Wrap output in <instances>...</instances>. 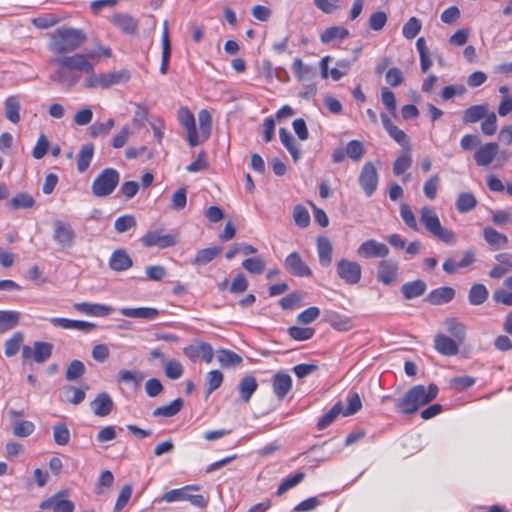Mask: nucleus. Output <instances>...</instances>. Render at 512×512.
Here are the masks:
<instances>
[{
  "label": "nucleus",
  "instance_id": "1a4fd4ad",
  "mask_svg": "<svg viewBox=\"0 0 512 512\" xmlns=\"http://www.w3.org/2000/svg\"><path fill=\"white\" fill-rule=\"evenodd\" d=\"M358 183L367 197H371L377 190L379 174L372 162H366L359 174Z\"/></svg>",
  "mask_w": 512,
  "mask_h": 512
},
{
  "label": "nucleus",
  "instance_id": "052dcab7",
  "mask_svg": "<svg viewBox=\"0 0 512 512\" xmlns=\"http://www.w3.org/2000/svg\"><path fill=\"white\" fill-rule=\"evenodd\" d=\"M243 268L251 274H261L266 268V262L260 257L247 258L242 262Z\"/></svg>",
  "mask_w": 512,
  "mask_h": 512
},
{
  "label": "nucleus",
  "instance_id": "7ed1b4c3",
  "mask_svg": "<svg viewBox=\"0 0 512 512\" xmlns=\"http://www.w3.org/2000/svg\"><path fill=\"white\" fill-rule=\"evenodd\" d=\"M131 78L130 71L126 68L112 70L105 73L96 74L92 68V73L83 81L86 88L102 89L109 88L114 85H121L127 83Z\"/></svg>",
  "mask_w": 512,
  "mask_h": 512
},
{
  "label": "nucleus",
  "instance_id": "a18cd8bd",
  "mask_svg": "<svg viewBox=\"0 0 512 512\" xmlns=\"http://www.w3.org/2000/svg\"><path fill=\"white\" fill-rule=\"evenodd\" d=\"M489 296V292L485 285L477 283L473 284L468 293V300L471 305L478 306L483 304Z\"/></svg>",
  "mask_w": 512,
  "mask_h": 512
},
{
  "label": "nucleus",
  "instance_id": "20e7f679",
  "mask_svg": "<svg viewBox=\"0 0 512 512\" xmlns=\"http://www.w3.org/2000/svg\"><path fill=\"white\" fill-rule=\"evenodd\" d=\"M420 222L431 235L442 242L450 245L456 243V237L453 231L441 225L439 217L431 207L424 206L421 208Z\"/></svg>",
  "mask_w": 512,
  "mask_h": 512
},
{
  "label": "nucleus",
  "instance_id": "a211bd4d",
  "mask_svg": "<svg viewBox=\"0 0 512 512\" xmlns=\"http://www.w3.org/2000/svg\"><path fill=\"white\" fill-rule=\"evenodd\" d=\"M73 307L79 313L94 317H104L114 312L112 306L100 303L80 302L75 303Z\"/></svg>",
  "mask_w": 512,
  "mask_h": 512
},
{
  "label": "nucleus",
  "instance_id": "9d476101",
  "mask_svg": "<svg viewBox=\"0 0 512 512\" xmlns=\"http://www.w3.org/2000/svg\"><path fill=\"white\" fill-rule=\"evenodd\" d=\"M75 231L71 224L62 220L53 222V240L62 249H69L75 242Z\"/></svg>",
  "mask_w": 512,
  "mask_h": 512
},
{
  "label": "nucleus",
  "instance_id": "79ce46f5",
  "mask_svg": "<svg viewBox=\"0 0 512 512\" xmlns=\"http://www.w3.org/2000/svg\"><path fill=\"white\" fill-rule=\"evenodd\" d=\"M217 360L222 367H236L242 364V358L237 353L228 349L217 351Z\"/></svg>",
  "mask_w": 512,
  "mask_h": 512
},
{
  "label": "nucleus",
  "instance_id": "0eeeda50",
  "mask_svg": "<svg viewBox=\"0 0 512 512\" xmlns=\"http://www.w3.org/2000/svg\"><path fill=\"white\" fill-rule=\"evenodd\" d=\"M112 57V49L103 46L100 42H96L92 48H86L83 55H75L66 58L61 64H89L91 61L108 60Z\"/></svg>",
  "mask_w": 512,
  "mask_h": 512
},
{
  "label": "nucleus",
  "instance_id": "bb28decb",
  "mask_svg": "<svg viewBox=\"0 0 512 512\" xmlns=\"http://www.w3.org/2000/svg\"><path fill=\"white\" fill-rule=\"evenodd\" d=\"M350 36L349 30L344 26H332L323 31L320 35V41L327 45L340 43Z\"/></svg>",
  "mask_w": 512,
  "mask_h": 512
},
{
  "label": "nucleus",
  "instance_id": "2eb2a0df",
  "mask_svg": "<svg viewBox=\"0 0 512 512\" xmlns=\"http://www.w3.org/2000/svg\"><path fill=\"white\" fill-rule=\"evenodd\" d=\"M357 254L363 258H384L389 254V248L384 243L369 239L358 247Z\"/></svg>",
  "mask_w": 512,
  "mask_h": 512
},
{
  "label": "nucleus",
  "instance_id": "603ef678",
  "mask_svg": "<svg viewBox=\"0 0 512 512\" xmlns=\"http://www.w3.org/2000/svg\"><path fill=\"white\" fill-rule=\"evenodd\" d=\"M53 438L57 445L65 446L70 441V431L65 423H57L53 426Z\"/></svg>",
  "mask_w": 512,
  "mask_h": 512
},
{
  "label": "nucleus",
  "instance_id": "ddd939ff",
  "mask_svg": "<svg viewBox=\"0 0 512 512\" xmlns=\"http://www.w3.org/2000/svg\"><path fill=\"white\" fill-rule=\"evenodd\" d=\"M41 509H52L53 512H73L75 505L68 499L67 491H60L53 496L42 501L39 506Z\"/></svg>",
  "mask_w": 512,
  "mask_h": 512
},
{
  "label": "nucleus",
  "instance_id": "4d7b16f0",
  "mask_svg": "<svg viewBox=\"0 0 512 512\" xmlns=\"http://www.w3.org/2000/svg\"><path fill=\"white\" fill-rule=\"evenodd\" d=\"M305 477L304 472H298L295 475L289 476L281 482V484L278 486L276 494L278 496L283 495L285 492H287L289 489L295 487L299 483L303 481Z\"/></svg>",
  "mask_w": 512,
  "mask_h": 512
},
{
  "label": "nucleus",
  "instance_id": "aec40b11",
  "mask_svg": "<svg viewBox=\"0 0 512 512\" xmlns=\"http://www.w3.org/2000/svg\"><path fill=\"white\" fill-rule=\"evenodd\" d=\"M499 153V146L495 142L481 145L474 153V159L478 166L486 167L492 163Z\"/></svg>",
  "mask_w": 512,
  "mask_h": 512
},
{
  "label": "nucleus",
  "instance_id": "4c0bfd02",
  "mask_svg": "<svg viewBox=\"0 0 512 512\" xmlns=\"http://www.w3.org/2000/svg\"><path fill=\"white\" fill-rule=\"evenodd\" d=\"M93 155L94 145L92 143L82 145L77 157V170L80 173L85 172L89 168Z\"/></svg>",
  "mask_w": 512,
  "mask_h": 512
},
{
  "label": "nucleus",
  "instance_id": "f704fd0d",
  "mask_svg": "<svg viewBox=\"0 0 512 512\" xmlns=\"http://www.w3.org/2000/svg\"><path fill=\"white\" fill-rule=\"evenodd\" d=\"M199 490L198 486L195 485H187L179 489H173L163 494L161 500L167 503L177 502V501H188L189 494L191 491Z\"/></svg>",
  "mask_w": 512,
  "mask_h": 512
},
{
  "label": "nucleus",
  "instance_id": "13d9d810",
  "mask_svg": "<svg viewBox=\"0 0 512 512\" xmlns=\"http://www.w3.org/2000/svg\"><path fill=\"white\" fill-rule=\"evenodd\" d=\"M346 155L353 161H359L365 154V148L361 141L359 140H351L347 143Z\"/></svg>",
  "mask_w": 512,
  "mask_h": 512
},
{
  "label": "nucleus",
  "instance_id": "cd10ccee",
  "mask_svg": "<svg viewBox=\"0 0 512 512\" xmlns=\"http://www.w3.org/2000/svg\"><path fill=\"white\" fill-rule=\"evenodd\" d=\"M199 132L196 130L198 145L208 140L212 129V117L208 110L202 109L198 113Z\"/></svg>",
  "mask_w": 512,
  "mask_h": 512
},
{
  "label": "nucleus",
  "instance_id": "864d4df0",
  "mask_svg": "<svg viewBox=\"0 0 512 512\" xmlns=\"http://www.w3.org/2000/svg\"><path fill=\"white\" fill-rule=\"evenodd\" d=\"M24 337L21 332L14 333L8 340L5 342V355L7 357L15 356L21 345L23 344Z\"/></svg>",
  "mask_w": 512,
  "mask_h": 512
},
{
  "label": "nucleus",
  "instance_id": "5fc2aeb1",
  "mask_svg": "<svg viewBox=\"0 0 512 512\" xmlns=\"http://www.w3.org/2000/svg\"><path fill=\"white\" fill-rule=\"evenodd\" d=\"M65 400L73 405H79L85 400V390L68 385L64 387Z\"/></svg>",
  "mask_w": 512,
  "mask_h": 512
},
{
  "label": "nucleus",
  "instance_id": "72a5a7b5",
  "mask_svg": "<svg viewBox=\"0 0 512 512\" xmlns=\"http://www.w3.org/2000/svg\"><path fill=\"white\" fill-rule=\"evenodd\" d=\"M426 289V283L421 279H417L415 281L403 284L401 287V292L405 299L411 300L422 296L425 293Z\"/></svg>",
  "mask_w": 512,
  "mask_h": 512
},
{
  "label": "nucleus",
  "instance_id": "2f4dec72",
  "mask_svg": "<svg viewBox=\"0 0 512 512\" xmlns=\"http://www.w3.org/2000/svg\"><path fill=\"white\" fill-rule=\"evenodd\" d=\"M483 237L493 250L503 249L509 242L505 234L498 232L492 227L484 228Z\"/></svg>",
  "mask_w": 512,
  "mask_h": 512
},
{
  "label": "nucleus",
  "instance_id": "412c9836",
  "mask_svg": "<svg viewBox=\"0 0 512 512\" xmlns=\"http://www.w3.org/2000/svg\"><path fill=\"white\" fill-rule=\"evenodd\" d=\"M91 410L98 417L108 416L114 407L111 396L106 392H101L96 395L94 400L90 403Z\"/></svg>",
  "mask_w": 512,
  "mask_h": 512
},
{
  "label": "nucleus",
  "instance_id": "09e8293b",
  "mask_svg": "<svg viewBox=\"0 0 512 512\" xmlns=\"http://www.w3.org/2000/svg\"><path fill=\"white\" fill-rule=\"evenodd\" d=\"M35 204L34 198L25 192L18 193L16 196H14L10 202L9 207L18 210V209H29L32 208Z\"/></svg>",
  "mask_w": 512,
  "mask_h": 512
},
{
  "label": "nucleus",
  "instance_id": "680f3d73",
  "mask_svg": "<svg viewBox=\"0 0 512 512\" xmlns=\"http://www.w3.org/2000/svg\"><path fill=\"white\" fill-rule=\"evenodd\" d=\"M164 372L167 378L177 380L182 377L184 368L180 361L172 359L166 362Z\"/></svg>",
  "mask_w": 512,
  "mask_h": 512
},
{
  "label": "nucleus",
  "instance_id": "b1692460",
  "mask_svg": "<svg viewBox=\"0 0 512 512\" xmlns=\"http://www.w3.org/2000/svg\"><path fill=\"white\" fill-rule=\"evenodd\" d=\"M460 345L456 340L441 333L434 338L435 349L444 356L456 355L459 352Z\"/></svg>",
  "mask_w": 512,
  "mask_h": 512
},
{
  "label": "nucleus",
  "instance_id": "c9c22d12",
  "mask_svg": "<svg viewBox=\"0 0 512 512\" xmlns=\"http://www.w3.org/2000/svg\"><path fill=\"white\" fill-rule=\"evenodd\" d=\"M488 112V104L473 105L463 112L462 121L464 124H472L483 119Z\"/></svg>",
  "mask_w": 512,
  "mask_h": 512
},
{
  "label": "nucleus",
  "instance_id": "338daca9",
  "mask_svg": "<svg viewBox=\"0 0 512 512\" xmlns=\"http://www.w3.org/2000/svg\"><path fill=\"white\" fill-rule=\"evenodd\" d=\"M85 373V365L80 360H73L67 367L65 378L68 381H74L82 377Z\"/></svg>",
  "mask_w": 512,
  "mask_h": 512
},
{
  "label": "nucleus",
  "instance_id": "7c9ffc66",
  "mask_svg": "<svg viewBox=\"0 0 512 512\" xmlns=\"http://www.w3.org/2000/svg\"><path fill=\"white\" fill-rule=\"evenodd\" d=\"M5 117L13 124H18L21 120V103L18 95H10L4 101Z\"/></svg>",
  "mask_w": 512,
  "mask_h": 512
},
{
  "label": "nucleus",
  "instance_id": "8fccbe9b",
  "mask_svg": "<svg viewBox=\"0 0 512 512\" xmlns=\"http://www.w3.org/2000/svg\"><path fill=\"white\" fill-rule=\"evenodd\" d=\"M342 414V403L337 402L327 413H325L317 422V428L323 430L330 426Z\"/></svg>",
  "mask_w": 512,
  "mask_h": 512
},
{
  "label": "nucleus",
  "instance_id": "dca6fc26",
  "mask_svg": "<svg viewBox=\"0 0 512 512\" xmlns=\"http://www.w3.org/2000/svg\"><path fill=\"white\" fill-rule=\"evenodd\" d=\"M178 120L187 132V140L189 145L191 147L197 146L198 140L196 139L195 118L192 112L186 107H181L178 110Z\"/></svg>",
  "mask_w": 512,
  "mask_h": 512
},
{
  "label": "nucleus",
  "instance_id": "4468645a",
  "mask_svg": "<svg viewBox=\"0 0 512 512\" xmlns=\"http://www.w3.org/2000/svg\"><path fill=\"white\" fill-rule=\"evenodd\" d=\"M284 267L288 273L296 277H308L312 274L311 269L302 260L298 252H292L284 260Z\"/></svg>",
  "mask_w": 512,
  "mask_h": 512
},
{
  "label": "nucleus",
  "instance_id": "393cba45",
  "mask_svg": "<svg viewBox=\"0 0 512 512\" xmlns=\"http://www.w3.org/2000/svg\"><path fill=\"white\" fill-rule=\"evenodd\" d=\"M119 311L125 317L143 319L148 321L155 320L160 315V311L153 307H124L121 308Z\"/></svg>",
  "mask_w": 512,
  "mask_h": 512
},
{
  "label": "nucleus",
  "instance_id": "69168bd1",
  "mask_svg": "<svg viewBox=\"0 0 512 512\" xmlns=\"http://www.w3.org/2000/svg\"><path fill=\"white\" fill-rule=\"evenodd\" d=\"M421 21L416 17H411L403 26L402 34L406 39H413L420 32Z\"/></svg>",
  "mask_w": 512,
  "mask_h": 512
},
{
  "label": "nucleus",
  "instance_id": "0e129e2a",
  "mask_svg": "<svg viewBox=\"0 0 512 512\" xmlns=\"http://www.w3.org/2000/svg\"><path fill=\"white\" fill-rule=\"evenodd\" d=\"M315 330L310 327L292 326L288 329L289 336L297 341H306L313 337Z\"/></svg>",
  "mask_w": 512,
  "mask_h": 512
},
{
  "label": "nucleus",
  "instance_id": "774afa93",
  "mask_svg": "<svg viewBox=\"0 0 512 512\" xmlns=\"http://www.w3.org/2000/svg\"><path fill=\"white\" fill-rule=\"evenodd\" d=\"M136 226V220L133 215L126 214L118 217L114 222V228L118 233H124Z\"/></svg>",
  "mask_w": 512,
  "mask_h": 512
},
{
  "label": "nucleus",
  "instance_id": "ea45409f",
  "mask_svg": "<svg viewBox=\"0 0 512 512\" xmlns=\"http://www.w3.org/2000/svg\"><path fill=\"white\" fill-rule=\"evenodd\" d=\"M294 74L302 83L315 82L319 78V66H293Z\"/></svg>",
  "mask_w": 512,
  "mask_h": 512
},
{
  "label": "nucleus",
  "instance_id": "bf43d9fd",
  "mask_svg": "<svg viewBox=\"0 0 512 512\" xmlns=\"http://www.w3.org/2000/svg\"><path fill=\"white\" fill-rule=\"evenodd\" d=\"M347 407L342 408L343 416H351L356 414L362 408V402L357 392H350L347 396Z\"/></svg>",
  "mask_w": 512,
  "mask_h": 512
},
{
  "label": "nucleus",
  "instance_id": "e433bc0d",
  "mask_svg": "<svg viewBox=\"0 0 512 512\" xmlns=\"http://www.w3.org/2000/svg\"><path fill=\"white\" fill-rule=\"evenodd\" d=\"M258 384L253 376H245L243 377L239 384L238 390L240 393V397L243 402L247 403L250 401L252 395L257 390Z\"/></svg>",
  "mask_w": 512,
  "mask_h": 512
},
{
  "label": "nucleus",
  "instance_id": "58836bf2",
  "mask_svg": "<svg viewBox=\"0 0 512 512\" xmlns=\"http://www.w3.org/2000/svg\"><path fill=\"white\" fill-rule=\"evenodd\" d=\"M279 138L284 147L289 151L293 160L296 162L300 158V149L293 135L285 128H280Z\"/></svg>",
  "mask_w": 512,
  "mask_h": 512
},
{
  "label": "nucleus",
  "instance_id": "423d86ee",
  "mask_svg": "<svg viewBox=\"0 0 512 512\" xmlns=\"http://www.w3.org/2000/svg\"><path fill=\"white\" fill-rule=\"evenodd\" d=\"M120 181V173L114 168L103 169L93 180L91 190L94 196L104 198L111 195Z\"/></svg>",
  "mask_w": 512,
  "mask_h": 512
},
{
  "label": "nucleus",
  "instance_id": "9b49d317",
  "mask_svg": "<svg viewBox=\"0 0 512 512\" xmlns=\"http://www.w3.org/2000/svg\"><path fill=\"white\" fill-rule=\"evenodd\" d=\"M336 268L339 278L349 285H355L361 279L362 269L356 261L342 258L337 262Z\"/></svg>",
  "mask_w": 512,
  "mask_h": 512
},
{
  "label": "nucleus",
  "instance_id": "de8ad7c7",
  "mask_svg": "<svg viewBox=\"0 0 512 512\" xmlns=\"http://www.w3.org/2000/svg\"><path fill=\"white\" fill-rule=\"evenodd\" d=\"M221 250V247L218 246L201 249L197 252L193 264L199 266L206 265L214 260L220 254Z\"/></svg>",
  "mask_w": 512,
  "mask_h": 512
},
{
  "label": "nucleus",
  "instance_id": "f03ea898",
  "mask_svg": "<svg viewBox=\"0 0 512 512\" xmlns=\"http://www.w3.org/2000/svg\"><path fill=\"white\" fill-rule=\"evenodd\" d=\"M86 38L85 32L81 29L60 27L50 35L48 46L54 53L66 54L79 48Z\"/></svg>",
  "mask_w": 512,
  "mask_h": 512
},
{
  "label": "nucleus",
  "instance_id": "3c124183",
  "mask_svg": "<svg viewBox=\"0 0 512 512\" xmlns=\"http://www.w3.org/2000/svg\"><path fill=\"white\" fill-rule=\"evenodd\" d=\"M476 204V198L472 193H461L456 200V208L460 213L471 211Z\"/></svg>",
  "mask_w": 512,
  "mask_h": 512
},
{
  "label": "nucleus",
  "instance_id": "473e14b6",
  "mask_svg": "<svg viewBox=\"0 0 512 512\" xmlns=\"http://www.w3.org/2000/svg\"><path fill=\"white\" fill-rule=\"evenodd\" d=\"M326 322L335 330L346 332L353 328V321L350 317L337 312H331L327 315Z\"/></svg>",
  "mask_w": 512,
  "mask_h": 512
},
{
  "label": "nucleus",
  "instance_id": "a19ab883",
  "mask_svg": "<svg viewBox=\"0 0 512 512\" xmlns=\"http://www.w3.org/2000/svg\"><path fill=\"white\" fill-rule=\"evenodd\" d=\"M183 404L184 401L181 398H177L168 405L157 407L152 415L154 417H173L181 411Z\"/></svg>",
  "mask_w": 512,
  "mask_h": 512
},
{
  "label": "nucleus",
  "instance_id": "f8f14e48",
  "mask_svg": "<svg viewBox=\"0 0 512 512\" xmlns=\"http://www.w3.org/2000/svg\"><path fill=\"white\" fill-rule=\"evenodd\" d=\"M53 344L50 342L36 341L34 347L28 345L22 347V358L24 361L33 358L36 363L46 362L52 355Z\"/></svg>",
  "mask_w": 512,
  "mask_h": 512
},
{
  "label": "nucleus",
  "instance_id": "a878e982",
  "mask_svg": "<svg viewBox=\"0 0 512 512\" xmlns=\"http://www.w3.org/2000/svg\"><path fill=\"white\" fill-rule=\"evenodd\" d=\"M133 265V260L124 249L115 250L109 259V267L113 271L122 272Z\"/></svg>",
  "mask_w": 512,
  "mask_h": 512
},
{
  "label": "nucleus",
  "instance_id": "39448f33",
  "mask_svg": "<svg viewBox=\"0 0 512 512\" xmlns=\"http://www.w3.org/2000/svg\"><path fill=\"white\" fill-rule=\"evenodd\" d=\"M92 68L94 66H57V69L50 75V79L62 87H71L80 78L89 77Z\"/></svg>",
  "mask_w": 512,
  "mask_h": 512
},
{
  "label": "nucleus",
  "instance_id": "c85d7f7f",
  "mask_svg": "<svg viewBox=\"0 0 512 512\" xmlns=\"http://www.w3.org/2000/svg\"><path fill=\"white\" fill-rule=\"evenodd\" d=\"M455 297V290L452 287H439L432 290L426 300L432 305H443L451 302Z\"/></svg>",
  "mask_w": 512,
  "mask_h": 512
},
{
  "label": "nucleus",
  "instance_id": "4be33fe9",
  "mask_svg": "<svg viewBox=\"0 0 512 512\" xmlns=\"http://www.w3.org/2000/svg\"><path fill=\"white\" fill-rule=\"evenodd\" d=\"M272 388L278 400H283L292 389V378L284 372L276 373L272 378Z\"/></svg>",
  "mask_w": 512,
  "mask_h": 512
},
{
  "label": "nucleus",
  "instance_id": "6ab92c4d",
  "mask_svg": "<svg viewBox=\"0 0 512 512\" xmlns=\"http://www.w3.org/2000/svg\"><path fill=\"white\" fill-rule=\"evenodd\" d=\"M398 265L391 259L379 262L377 280L385 285L392 284L397 279Z\"/></svg>",
  "mask_w": 512,
  "mask_h": 512
},
{
  "label": "nucleus",
  "instance_id": "6e6d98bb",
  "mask_svg": "<svg viewBox=\"0 0 512 512\" xmlns=\"http://www.w3.org/2000/svg\"><path fill=\"white\" fill-rule=\"evenodd\" d=\"M114 124L115 122L113 118H109L105 123H94L89 128V135L92 138H97L99 136L105 137L110 133Z\"/></svg>",
  "mask_w": 512,
  "mask_h": 512
},
{
  "label": "nucleus",
  "instance_id": "37998d69",
  "mask_svg": "<svg viewBox=\"0 0 512 512\" xmlns=\"http://www.w3.org/2000/svg\"><path fill=\"white\" fill-rule=\"evenodd\" d=\"M447 331L453 336L452 339L462 344L466 337V327L463 323L457 321L455 318H448L445 320Z\"/></svg>",
  "mask_w": 512,
  "mask_h": 512
},
{
  "label": "nucleus",
  "instance_id": "49530a36",
  "mask_svg": "<svg viewBox=\"0 0 512 512\" xmlns=\"http://www.w3.org/2000/svg\"><path fill=\"white\" fill-rule=\"evenodd\" d=\"M114 25L126 34H132L137 28V23L128 14L119 13L113 17Z\"/></svg>",
  "mask_w": 512,
  "mask_h": 512
},
{
  "label": "nucleus",
  "instance_id": "5701e85b",
  "mask_svg": "<svg viewBox=\"0 0 512 512\" xmlns=\"http://www.w3.org/2000/svg\"><path fill=\"white\" fill-rule=\"evenodd\" d=\"M50 322L55 327H60L63 329H76L85 333L91 332L95 329L96 325L91 322L81 321V320H72L68 318H60L54 317L50 319Z\"/></svg>",
  "mask_w": 512,
  "mask_h": 512
},
{
  "label": "nucleus",
  "instance_id": "f257e3e1",
  "mask_svg": "<svg viewBox=\"0 0 512 512\" xmlns=\"http://www.w3.org/2000/svg\"><path fill=\"white\" fill-rule=\"evenodd\" d=\"M438 391L435 384H430L428 387L421 384L415 385L403 397L395 400V406L402 414H414L420 407L436 399Z\"/></svg>",
  "mask_w": 512,
  "mask_h": 512
},
{
  "label": "nucleus",
  "instance_id": "e2e57ef3",
  "mask_svg": "<svg viewBox=\"0 0 512 512\" xmlns=\"http://www.w3.org/2000/svg\"><path fill=\"white\" fill-rule=\"evenodd\" d=\"M440 180L441 179L438 174H433L425 181L423 185V193L428 199L433 200L436 198Z\"/></svg>",
  "mask_w": 512,
  "mask_h": 512
},
{
  "label": "nucleus",
  "instance_id": "c756f323",
  "mask_svg": "<svg viewBox=\"0 0 512 512\" xmlns=\"http://www.w3.org/2000/svg\"><path fill=\"white\" fill-rule=\"evenodd\" d=\"M317 253L319 264L324 268L329 267L332 263L333 246L327 237L320 236L317 238Z\"/></svg>",
  "mask_w": 512,
  "mask_h": 512
},
{
  "label": "nucleus",
  "instance_id": "f3484780",
  "mask_svg": "<svg viewBox=\"0 0 512 512\" xmlns=\"http://www.w3.org/2000/svg\"><path fill=\"white\" fill-rule=\"evenodd\" d=\"M183 353L192 362H195L198 358L201 357L206 363H211L214 356L212 346L206 342H201L196 345H188L184 347Z\"/></svg>",
  "mask_w": 512,
  "mask_h": 512
},
{
  "label": "nucleus",
  "instance_id": "6e6552de",
  "mask_svg": "<svg viewBox=\"0 0 512 512\" xmlns=\"http://www.w3.org/2000/svg\"><path fill=\"white\" fill-rule=\"evenodd\" d=\"M141 242L145 247H158L165 249L173 247L178 243V233L171 232L163 234L162 230H151L142 236Z\"/></svg>",
  "mask_w": 512,
  "mask_h": 512
},
{
  "label": "nucleus",
  "instance_id": "c03bdc74",
  "mask_svg": "<svg viewBox=\"0 0 512 512\" xmlns=\"http://www.w3.org/2000/svg\"><path fill=\"white\" fill-rule=\"evenodd\" d=\"M19 319L20 313L17 311H0V333L15 328L19 323Z\"/></svg>",
  "mask_w": 512,
  "mask_h": 512
}]
</instances>
